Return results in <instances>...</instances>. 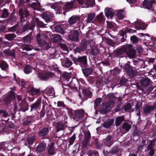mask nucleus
Instances as JSON below:
<instances>
[{
    "label": "nucleus",
    "mask_w": 156,
    "mask_h": 156,
    "mask_svg": "<svg viewBox=\"0 0 156 156\" xmlns=\"http://www.w3.org/2000/svg\"><path fill=\"white\" fill-rule=\"evenodd\" d=\"M126 53L128 57L130 58H133L136 56V51L133 48L131 44L126 45Z\"/></svg>",
    "instance_id": "f257e3e1"
},
{
    "label": "nucleus",
    "mask_w": 156,
    "mask_h": 156,
    "mask_svg": "<svg viewBox=\"0 0 156 156\" xmlns=\"http://www.w3.org/2000/svg\"><path fill=\"white\" fill-rule=\"evenodd\" d=\"M85 113L84 111L82 109H78L74 111L73 119L77 121L81 120L83 118Z\"/></svg>",
    "instance_id": "f03ea898"
},
{
    "label": "nucleus",
    "mask_w": 156,
    "mask_h": 156,
    "mask_svg": "<svg viewBox=\"0 0 156 156\" xmlns=\"http://www.w3.org/2000/svg\"><path fill=\"white\" fill-rule=\"evenodd\" d=\"M156 109V103H154L152 106L146 105L143 107V111L145 115H147L150 114L152 111Z\"/></svg>",
    "instance_id": "7ed1b4c3"
},
{
    "label": "nucleus",
    "mask_w": 156,
    "mask_h": 156,
    "mask_svg": "<svg viewBox=\"0 0 156 156\" xmlns=\"http://www.w3.org/2000/svg\"><path fill=\"white\" fill-rule=\"evenodd\" d=\"M106 97L109 101L107 105V107L109 108L112 107L115 104L114 101L115 100V97L112 94H108Z\"/></svg>",
    "instance_id": "20e7f679"
},
{
    "label": "nucleus",
    "mask_w": 156,
    "mask_h": 156,
    "mask_svg": "<svg viewBox=\"0 0 156 156\" xmlns=\"http://www.w3.org/2000/svg\"><path fill=\"white\" fill-rule=\"evenodd\" d=\"M69 35V38L72 41H76L78 39L79 34L77 30L72 31Z\"/></svg>",
    "instance_id": "39448f33"
},
{
    "label": "nucleus",
    "mask_w": 156,
    "mask_h": 156,
    "mask_svg": "<svg viewBox=\"0 0 156 156\" xmlns=\"http://www.w3.org/2000/svg\"><path fill=\"white\" fill-rule=\"evenodd\" d=\"M126 45H125L120 48L114 51L115 55L117 56L122 55L126 51Z\"/></svg>",
    "instance_id": "423d86ee"
},
{
    "label": "nucleus",
    "mask_w": 156,
    "mask_h": 156,
    "mask_svg": "<svg viewBox=\"0 0 156 156\" xmlns=\"http://www.w3.org/2000/svg\"><path fill=\"white\" fill-rule=\"evenodd\" d=\"M104 143L108 146H111L113 143L114 139L113 136L109 135L104 140Z\"/></svg>",
    "instance_id": "0eeeda50"
},
{
    "label": "nucleus",
    "mask_w": 156,
    "mask_h": 156,
    "mask_svg": "<svg viewBox=\"0 0 156 156\" xmlns=\"http://www.w3.org/2000/svg\"><path fill=\"white\" fill-rule=\"evenodd\" d=\"M155 2L154 0H144L143 2V5L145 8L149 9L151 8L152 4Z\"/></svg>",
    "instance_id": "6e6552de"
},
{
    "label": "nucleus",
    "mask_w": 156,
    "mask_h": 156,
    "mask_svg": "<svg viewBox=\"0 0 156 156\" xmlns=\"http://www.w3.org/2000/svg\"><path fill=\"white\" fill-rule=\"evenodd\" d=\"M85 8H89L93 7L95 4L94 0H85L84 2Z\"/></svg>",
    "instance_id": "1a4fd4ad"
},
{
    "label": "nucleus",
    "mask_w": 156,
    "mask_h": 156,
    "mask_svg": "<svg viewBox=\"0 0 156 156\" xmlns=\"http://www.w3.org/2000/svg\"><path fill=\"white\" fill-rule=\"evenodd\" d=\"M125 69L129 76H132L134 73V71L132 67L128 64H126L125 65Z\"/></svg>",
    "instance_id": "9d476101"
},
{
    "label": "nucleus",
    "mask_w": 156,
    "mask_h": 156,
    "mask_svg": "<svg viewBox=\"0 0 156 156\" xmlns=\"http://www.w3.org/2000/svg\"><path fill=\"white\" fill-rule=\"evenodd\" d=\"M42 18L44 19L47 23L52 20V16L49 13H44L42 15Z\"/></svg>",
    "instance_id": "9b49d317"
},
{
    "label": "nucleus",
    "mask_w": 156,
    "mask_h": 156,
    "mask_svg": "<svg viewBox=\"0 0 156 156\" xmlns=\"http://www.w3.org/2000/svg\"><path fill=\"white\" fill-rule=\"evenodd\" d=\"M95 16V14L93 12L88 13L87 15V23L93 22Z\"/></svg>",
    "instance_id": "f8f14e48"
},
{
    "label": "nucleus",
    "mask_w": 156,
    "mask_h": 156,
    "mask_svg": "<svg viewBox=\"0 0 156 156\" xmlns=\"http://www.w3.org/2000/svg\"><path fill=\"white\" fill-rule=\"evenodd\" d=\"M131 127V126L128 123H124L122 125V128L121 130L123 133H124L126 132H128L130 129Z\"/></svg>",
    "instance_id": "ddd939ff"
},
{
    "label": "nucleus",
    "mask_w": 156,
    "mask_h": 156,
    "mask_svg": "<svg viewBox=\"0 0 156 156\" xmlns=\"http://www.w3.org/2000/svg\"><path fill=\"white\" fill-rule=\"evenodd\" d=\"M114 121L113 119H111L107 120L103 124V126L105 128H108L111 126L113 123Z\"/></svg>",
    "instance_id": "4468645a"
},
{
    "label": "nucleus",
    "mask_w": 156,
    "mask_h": 156,
    "mask_svg": "<svg viewBox=\"0 0 156 156\" xmlns=\"http://www.w3.org/2000/svg\"><path fill=\"white\" fill-rule=\"evenodd\" d=\"M150 80L148 78H145L140 80V84L143 86L146 87L150 83Z\"/></svg>",
    "instance_id": "2eb2a0df"
},
{
    "label": "nucleus",
    "mask_w": 156,
    "mask_h": 156,
    "mask_svg": "<svg viewBox=\"0 0 156 156\" xmlns=\"http://www.w3.org/2000/svg\"><path fill=\"white\" fill-rule=\"evenodd\" d=\"M87 46V42L85 41H83L80 44L79 47H77L76 48H78L79 51H80V53L81 51H84Z\"/></svg>",
    "instance_id": "dca6fc26"
},
{
    "label": "nucleus",
    "mask_w": 156,
    "mask_h": 156,
    "mask_svg": "<svg viewBox=\"0 0 156 156\" xmlns=\"http://www.w3.org/2000/svg\"><path fill=\"white\" fill-rule=\"evenodd\" d=\"M51 38V40L53 42H57L60 41L62 40L61 36L58 34H54L53 35Z\"/></svg>",
    "instance_id": "f3484780"
},
{
    "label": "nucleus",
    "mask_w": 156,
    "mask_h": 156,
    "mask_svg": "<svg viewBox=\"0 0 156 156\" xmlns=\"http://www.w3.org/2000/svg\"><path fill=\"white\" fill-rule=\"evenodd\" d=\"M54 143H52L48 146V152L50 155H53L54 154L55 152V149L54 146Z\"/></svg>",
    "instance_id": "a211bd4d"
},
{
    "label": "nucleus",
    "mask_w": 156,
    "mask_h": 156,
    "mask_svg": "<svg viewBox=\"0 0 156 156\" xmlns=\"http://www.w3.org/2000/svg\"><path fill=\"white\" fill-rule=\"evenodd\" d=\"M124 120V117L119 116L116 118L115 124L116 126H119Z\"/></svg>",
    "instance_id": "6ab92c4d"
},
{
    "label": "nucleus",
    "mask_w": 156,
    "mask_h": 156,
    "mask_svg": "<svg viewBox=\"0 0 156 156\" xmlns=\"http://www.w3.org/2000/svg\"><path fill=\"white\" fill-rule=\"evenodd\" d=\"M46 147V145L45 143L39 144L36 148L37 151L40 153L44 150Z\"/></svg>",
    "instance_id": "aec40b11"
},
{
    "label": "nucleus",
    "mask_w": 156,
    "mask_h": 156,
    "mask_svg": "<svg viewBox=\"0 0 156 156\" xmlns=\"http://www.w3.org/2000/svg\"><path fill=\"white\" fill-rule=\"evenodd\" d=\"M106 16L110 18L112 17L114 15V12L112 9H106V11L105 13Z\"/></svg>",
    "instance_id": "412c9836"
},
{
    "label": "nucleus",
    "mask_w": 156,
    "mask_h": 156,
    "mask_svg": "<svg viewBox=\"0 0 156 156\" xmlns=\"http://www.w3.org/2000/svg\"><path fill=\"white\" fill-rule=\"evenodd\" d=\"M135 25L138 29H144L146 26L141 21H137L135 22Z\"/></svg>",
    "instance_id": "4be33fe9"
},
{
    "label": "nucleus",
    "mask_w": 156,
    "mask_h": 156,
    "mask_svg": "<svg viewBox=\"0 0 156 156\" xmlns=\"http://www.w3.org/2000/svg\"><path fill=\"white\" fill-rule=\"evenodd\" d=\"M73 2L71 1L66 3L63 7V9L66 10L72 9L73 7Z\"/></svg>",
    "instance_id": "5701e85b"
},
{
    "label": "nucleus",
    "mask_w": 156,
    "mask_h": 156,
    "mask_svg": "<svg viewBox=\"0 0 156 156\" xmlns=\"http://www.w3.org/2000/svg\"><path fill=\"white\" fill-rule=\"evenodd\" d=\"M78 60L81 64H83L84 66H85L87 64V60L86 56L79 57Z\"/></svg>",
    "instance_id": "b1692460"
},
{
    "label": "nucleus",
    "mask_w": 156,
    "mask_h": 156,
    "mask_svg": "<svg viewBox=\"0 0 156 156\" xmlns=\"http://www.w3.org/2000/svg\"><path fill=\"white\" fill-rule=\"evenodd\" d=\"M78 20V17L72 16L69 18L68 22L69 25H73Z\"/></svg>",
    "instance_id": "393cba45"
},
{
    "label": "nucleus",
    "mask_w": 156,
    "mask_h": 156,
    "mask_svg": "<svg viewBox=\"0 0 156 156\" xmlns=\"http://www.w3.org/2000/svg\"><path fill=\"white\" fill-rule=\"evenodd\" d=\"M83 73L84 76L87 77L89 75L91 74L92 72V69H82Z\"/></svg>",
    "instance_id": "a878e982"
},
{
    "label": "nucleus",
    "mask_w": 156,
    "mask_h": 156,
    "mask_svg": "<svg viewBox=\"0 0 156 156\" xmlns=\"http://www.w3.org/2000/svg\"><path fill=\"white\" fill-rule=\"evenodd\" d=\"M48 129L47 128H44L41 130L39 132V135L40 136H45L48 132Z\"/></svg>",
    "instance_id": "bb28decb"
},
{
    "label": "nucleus",
    "mask_w": 156,
    "mask_h": 156,
    "mask_svg": "<svg viewBox=\"0 0 156 156\" xmlns=\"http://www.w3.org/2000/svg\"><path fill=\"white\" fill-rule=\"evenodd\" d=\"M103 15L102 12H101L97 15L96 18V20L100 23H102L104 22L105 20L103 17Z\"/></svg>",
    "instance_id": "cd10ccee"
},
{
    "label": "nucleus",
    "mask_w": 156,
    "mask_h": 156,
    "mask_svg": "<svg viewBox=\"0 0 156 156\" xmlns=\"http://www.w3.org/2000/svg\"><path fill=\"white\" fill-rule=\"evenodd\" d=\"M116 16L119 19H123L125 17V12L124 10H121L119 11L116 14Z\"/></svg>",
    "instance_id": "c85d7f7f"
},
{
    "label": "nucleus",
    "mask_w": 156,
    "mask_h": 156,
    "mask_svg": "<svg viewBox=\"0 0 156 156\" xmlns=\"http://www.w3.org/2000/svg\"><path fill=\"white\" fill-rule=\"evenodd\" d=\"M40 103V101H37L35 103L31 105V111H32L33 109H36L38 108Z\"/></svg>",
    "instance_id": "c756f323"
},
{
    "label": "nucleus",
    "mask_w": 156,
    "mask_h": 156,
    "mask_svg": "<svg viewBox=\"0 0 156 156\" xmlns=\"http://www.w3.org/2000/svg\"><path fill=\"white\" fill-rule=\"evenodd\" d=\"M15 52V51L14 50L10 51L8 49H5L4 51V52L6 55L12 56H14Z\"/></svg>",
    "instance_id": "7c9ffc66"
},
{
    "label": "nucleus",
    "mask_w": 156,
    "mask_h": 156,
    "mask_svg": "<svg viewBox=\"0 0 156 156\" xmlns=\"http://www.w3.org/2000/svg\"><path fill=\"white\" fill-rule=\"evenodd\" d=\"M15 98V94L13 92H11L10 94L7 97L5 101L6 102H7L8 101H9Z\"/></svg>",
    "instance_id": "2f4dec72"
},
{
    "label": "nucleus",
    "mask_w": 156,
    "mask_h": 156,
    "mask_svg": "<svg viewBox=\"0 0 156 156\" xmlns=\"http://www.w3.org/2000/svg\"><path fill=\"white\" fill-rule=\"evenodd\" d=\"M61 7L60 4L59 3L53 4L51 6V8L52 9H54L56 11H58L59 13V11L61 9Z\"/></svg>",
    "instance_id": "473e14b6"
},
{
    "label": "nucleus",
    "mask_w": 156,
    "mask_h": 156,
    "mask_svg": "<svg viewBox=\"0 0 156 156\" xmlns=\"http://www.w3.org/2000/svg\"><path fill=\"white\" fill-rule=\"evenodd\" d=\"M36 136H31L29 137L27 139V141L29 144L32 145L33 141L35 140Z\"/></svg>",
    "instance_id": "72a5a7b5"
},
{
    "label": "nucleus",
    "mask_w": 156,
    "mask_h": 156,
    "mask_svg": "<svg viewBox=\"0 0 156 156\" xmlns=\"http://www.w3.org/2000/svg\"><path fill=\"white\" fill-rule=\"evenodd\" d=\"M33 37L31 34H28L27 36L23 38L24 41L29 42L32 39Z\"/></svg>",
    "instance_id": "f704fd0d"
},
{
    "label": "nucleus",
    "mask_w": 156,
    "mask_h": 156,
    "mask_svg": "<svg viewBox=\"0 0 156 156\" xmlns=\"http://www.w3.org/2000/svg\"><path fill=\"white\" fill-rule=\"evenodd\" d=\"M36 40L37 42L40 45H41L43 42L42 41V35H41L40 33H38L36 35Z\"/></svg>",
    "instance_id": "c9c22d12"
},
{
    "label": "nucleus",
    "mask_w": 156,
    "mask_h": 156,
    "mask_svg": "<svg viewBox=\"0 0 156 156\" xmlns=\"http://www.w3.org/2000/svg\"><path fill=\"white\" fill-rule=\"evenodd\" d=\"M55 30L57 32H58L62 34H64V31L61 26H58L55 27Z\"/></svg>",
    "instance_id": "e433bc0d"
},
{
    "label": "nucleus",
    "mask_w": 156,
    "mask_h": 156,
    "mask_svg": "<svg viewBox=\"0 0 156 156\" xmlns=\"http://www.w3.org/2000/svg\"><path fill=\"white\" fill-rule=\"evenodd\" d=\"M84 140H89L90 138V134L88 130L86 131L84 133Z\"/></svg>",
    "instance_id": "4c0bfd02"
},
{
    "label": "nucleus",
    "mask_w": 156,
    "mask_h": 156,
    "mask_svg": "<svg viewBox=\"0 0 156 156\" xmlns=\"http://www.w3.org/2000/svg\"><path fill=\"white\" fill-rule=\"evenodd\" d=\"M64 129V124L62 123H58L57 124V132H58L61 130H63Z\"/></svg>",
    "instance_id": "58836bf2"
},
{
    "label": "nucleus",
    "mask_w": 156,
    "mask_h": 156,
    "mask_svg": "<svg viewBox=\"0 0 156 156\" xmlns=\"http://www.w3.org/2000/svg\"><path fill=\"white\" fill-rule=\"evenodd\" d=\"M15 37L16 35L14 34H7L5 36L6 38L9 41H11L13 40L14 38Z\"/></svg>",
    "instance_id": "ea45409f"
},
{
    "label": "nucleus",
    "mask_w": 156,
    "mask_h": 156,
    "mask_svg": "<svg viewBox=\"0 0 156 156\" xmlns=\"http://www.w3.org/2000/svg\"><path fill=\"white\" fill-rule=\"evenodd\" d=\"M45 92L48 94H50L54 91V89L52 87H48L44 90Z\"/></svg>",
    "instance_id": "a19ab883"
},
{
    "label": "nucleus",
    "mask_w": 156,
    "mask_h": 156,
    "mask_svg": "<svg viewBox=\"0 0 156 156\" xmlns=\"http://www.w3.org/2000/svg\"><path fill=\"white\" fill-rule=\"evenodd\" d=\"M39 46L41 47L44 49L46 50H47L50 48L49 43L44 41Z\"/></svg>",
    "instance_id": "79ce46f5"
},
{
    "label": "nucleus",
    "mask_w": 156,
    "mask_h": 156,
    "mask_svg": "<svg viewBox=\"0 0 156 156\" xmlns=\"http://www.w3.org/2000/svg\"><path fill=\"white\" fill-rule=\"evenodd\" d=\"M82 90L83 92L86 95L90 96L91 94V93L89 89L86 87H83Z\"/></svg>",
    "instance_id": "37998d69"
},
{
    "label": "nucleus",
    "mask_w": 156,
    "mask_h": 156,
    "mask_svg": "<svg viewBox=\"0 0 156 156\" xmlns=\"http://www.w3.org/2000/svg\"><path fill=\"white\" fill-rule=\"evenodd\" d=\"M35 22L37 25L40 27H44L46 25L43 23L42 22L39 20L37 19H36Z\"/></svg>",
    "instance_id": "c03bdc74"
},
{
    "label": "nucleus",
    "mask_w": 156,
    "mask_h": 156,
    "mask_svg": "<svg viewBox=\"0 0 156 156\" xmlns=\"http://www.w3.org/2000/svg\"><path fill=\"white\" fill-rule=\"evenodd\" d=\"M39 89H36L34 88H32L30 90V91L33 95H35L38 94L39 92Z\"/></svg>",
    "instance_id": "a18cd8bd"
},
{
    "label": "nucleus",
    "mask_w": 156,
    "mask_h": 156,
    "mask_svg": "<svg viewBox=\"0 0 156 156\" xmlns=\"http://www.w3.org/2000/svg\"><path fill=\"white\" fill-rule=\"evenodd\" d=\"M65 62V66L66 67L69 68L70 67L72 64V62L69 59H66Z\"/></svg>",
    "instance_id": "49530a36"
},
{
    "label": "nucleus",
    "mask_w": 156,
    "mask_h": 156,
    "mask_svg": "<svg viewBox=\"0 0 156 156\" xmlns=\"http://www.w3.org/2000/svg\"><path fill=\"white\" fill-rule=\"evenodd\" d=\"M155 141L154 140H152L151 141L148 146L147 147V151H148L149 150H153V148L155 144Z\"/></svg>",
    "instance_id": "de8ad7c7"
},
{
    "label": "nucleus",
    "mask_w": 156,
    "mask_h": 156,
    "mask_svg": "<svg viewBox=\"0 0 156 156\" xmlns=\"http://www.w3.org/2000/svg\"><path fill=\"white\" fill-rule=\"evenodd\" d=\"M29 4L31 5L32 7L34 8H38L40 6V3L37 1H36L35 2H33L31 4L29 3Z\"/></svg>",
    "instance_id": "09e8293b"
},
{
    "label": "nucleus",
    "mask_w": 156,
    "mask_h": 156,
    "mask_svg": "<svg viewBox=\"0 0 156 156\" xmlns=\"http://www.w3.org/2000/svg\"><path fill=\"white\" fill-rule=\"evenodd\" d=\"M101 102V100L100 98H97L94 101V107H98Z\"/></svg>",
    "instance_id": "8fccbe9b"
},
{
    "label": "nucleus",
    "mask_w": 156,
    "mask_h": 156,
    "mask_svg": "<svg viewBox=\"0 0 156 156\" xmlns=\"http://www.w3.org/2000/svg\"><path fill=\"white\" fill-rule=\"evenodd\" d=\"M0 67L2 70H5L8 68V65L5 62H3L0 64Z\"/></svg>",
    "instance_id": "3c124183"
},
{
    "label": "nucleus",
    "mask_w": 156,
    "mask_h": 156,
    "mask_svg": "<svg viewBox=\"0 0 156 156\" xmlns=\"http://www.w3.org/2000/svg\"><path fill=\"white\" fill-rule=\"evenodd\" d=\"M88 154L90 156H98V152L95 151H90Z\"/></svg>",
    "instance_id": "603ef678"
},
{
    "label": "nucleus",
    "mask_w": 156,
    "mask_h": 156,
    "mask_svg": "<svg viewBox=\"0 0 156 156\" xmlns=\"http://www.w3.org/2000/svg\"><path fill=\"white\" fill-rule=\"evenodd\" d=\"M24 70L26 73H29L31 72V67L29 65H27L25 67Z\"/></svg>",
    "instance_id": "864d4df0"
},
{
    "label": "nucleus",
    "mask_w": 156,
    "mask_h": 156,
    "mask_svg": "<svg viewBox=\"0 0 156 156\" xmlns=\"http://www.w3.org/2000/svg\"><path fill=\"white\" fill-rule=\"evenodd\" d=\"M142 103L141 102L137 101L136 104L135 105V109L136 111H137V112H139V109L141 106Z\"/></svg>",
    "instance_id": "5fc2aeb1"
},
{
    "label": "nucleus",
    "mask_w": 156,
    "mask_h": 156,
    "mask_svg": "<svg viewBox=\"0 0 156 156\" xmlns=\"http://www.w3.org/2000/svg\"><path fill=\"white\" fill-rule=\"evenodd\" d=\"M9 15V12L6 9H4L2 11V17L3 18H6Z\"/></svg>",
    "instance_id": "6e6d98bb"
},
{
    "label": "nucleus",
    "mask_w": 156,
    "mask_h": 156,
    "mask_svg": "<svg viewBox=\"0 0 156 156\" xmlns=\"http://www.w3.org/2000/svg\"><path fill=\"white\" fill-rule=\"evenodd\" d=\"M46 74H43L42 73H39V77L42 80H45L47 79Z\"/></svg>",
    "instance_id": "4d7b16f0"
},
{
    "label": "nucleus",
    "mask_w": 156,
    "mask_h": 156,
    "mask_svg": "<svg viewBox=\"0 0 156 156\" xmlns=\"http://www.w3.org/2000/svg\"><path fill=\"white\" fill-rule=\"evenodd\" d=\"M91 53L94 55H96L99 53L98 49L95 48L92 49Z\"/></svg>",
    "instance_id": "13d9d810"
},
{
    "label": "nucleus",
    "mask_w": 156,
    "mask_h": 156,
    "mask_svg": "<svg viewBox=\"0 0 156 156\" xmlns=\"http://www.w3.org/2000/svg\"><path fill=\"white\" fill-rule=\"evenodd\" d=\"M131 40L132 41V42L133 43H136L138 41V39L137 37L135 36H133L131 37Z\"/></svg>",
    "instance_id": "bf43d9fd"
},
{
    "label": "nucleus",
    "mask_w": 156,
    "mask_h": 156,
    "mask_svg": "<svg viewBox=\"0 0 156 156\" xmlns=\"http://www.w3.org/2000/svg\"><path fill=\"white\" fill-rule=\"evenodd\" d=\"M76 139V136L75 135H73L72 136L69 138V143L70 145H72Z\"/></svg>",
    "instance_id": "052dcab7"
},
{
    "label": "nucleus",
    "mask_w": 156,
    "mask_h": 156,
    "mask_svg": "<svg viewBox=\"0 0 156 156\" xmlns=\"http://www.w3.org/2000/svg\"><path fill=\"white\" fill-rule=\"evenodd\" d=\"M0 114H2V115L5 117H6L8 116V113L5 111L4 110H0Z\"/></svg>",
    "instance_id": "680f3d73"
},
{
    "label": "nucleus",
    "mask_w": 156,
    "mask_h": 156,
    "mask_svg": "<svg viewBox=\"0 0 156 156\" xmlns=\"http://www.w3.org/2000/svg\"><path fill=\"white\" fill-rule=\"evenodd\" d=\"M131 105L129 103L126 105L124 107V109L126 111H129L131 108Z\"/></svg>",
    "instance_id": "e2e57ef3"
},
{
    "label": "nucleus",
    "mask_w": 156,
    "mask_h": 156,
    "mask_svg": "<svg viewBox=\"0 0 156 156\" xmlns=\"http://www.w3.org/2000/svg\"><path fill=\"white\" fill-rule=\"evenodd\" d=\"M63 76L66 79V80H68L69 78V74L67 73H66L63 74Z\"/></svg>",
    "instance_id": "0e129e2a"
},
{
    "label": "nucleus",
    "mask_w": 156,
    "mask_h": 156,
    "mask_svg": "<svg viewBox=\"0 0 156 156\" xmlns=\"http://www.w3.org/2000/svg\"><path fill=\"white\" fill-rule=\"evenodd\" d=\"M23 49L27 51H30L31 49V46L28 45H26L24 47Z\"/></svg>",
    "instance_id": "69168bd1"
},
{
    "label": "nucleus",
    "mask_w": 156,
    "mask_h": 156,
    "mask_svg": "<svg viewBox=\"0 0 156 156\" xmlns=\"http://www.w3.org/2000/svg\"><path fill=\"white\" fill-rule=\"evenodd\" d=\"M89 140H83V147H86Z\"/></svg>",
    "instance_id": "338daca9"
},
{
    "label": "nucleus",
    "mask_w": 156,
    "mask_h": 156,
    "mask_svg": "<svg viewBox=\"0 0 156 156\" xmlns=\"http://www.w3.org/2000/svg\"><path fill=\"white\" fill-rule=\"evenodd\" d=\"M17 26V25H15L14 26L10 27L9 29V30L10 31H12V32H14V31H15L16 30V28Z\"/></svg>",
    "instance_id": "774afa93"
}]
</instances>
